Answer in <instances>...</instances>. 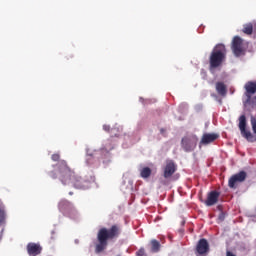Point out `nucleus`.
<instances>
[{"label":"nucleus","instance_id":"f257e3e1","mask_svg":"<svg viewBox=\"0 0 256 256\" xmlns=\"http://www.w3.org/2000/svg\"><path fill=\"white\" fill-rule=\"evenodd\" d=\"M51 179H59L62 185H72L76 189H85L89 181L75 174V171L67 165V161L61 160L56 164V171L49 173Z\"/></svg>","mask_w":256,"mask_h":256},{"label":"nucleus","instance_id":"f03ea898","mask_svg":"<svg viewBox=\"0 0 256 256\" xmlns=\"http://www.w3.org/2000/svg\"><path fill=\"white\" fill-rule=\"evenodd\" d=\"M121 235V226L114 224L110 228L102 227L97 232V241L95 253H103L109 245V241H115Z\"/></svg>","mask_w":256,"mask_h":256},{"label":"nucleus","instance_id":"7ed1b4c3","mask_svg":"<svg viewBox=\"0 0 256 256\" xmlns=\"http://www.w3.org/2000/svg\"><path fill=\"white\" fill-rule=\"evenodd\" d=\"M227 59V48L223 44H217L210 53L209 56V69L214 71V69H219L223 66Z\"/></svg>","mask_w":256,"mask_h":256},{"label":"nucleus","instance_id":"20e7f679","mask_svg":"<svg viewBox=\"0 0 256 256\" xmlns=\"http://www.w3.org/2000/svg\"><path fill=\"white\" fill-rule=\"evenodd\" d=\"M239 129L244 139H247V141H251V142L254 141L255 137L253 136L251 131L247 130V117H245V115H241L239 118Z\"/></svg>","mask_w":256,"mask_h":256},{"label":"nucleus","instance_id":"39448f33","mask_svg":"<svg viewBox=\"0 0 256 256\" xmlns=\"http://www.w3.org/2000/svg\"><path fill=\"white\" fill-rule=\"evenodd\" d=\"M162 170L164 179H171L177 171V164L173 160H166V164Z\"/></svg>","mask_w":256,"mask_h":256},{"label":"nucleus","instance_id":"423d86ee","mask_svg":"<svg viewBox=\"0 0 256 256\" xmlns=\"http://www.w3.org/2000/svg\"><path fill=\"white\" fill-rule=\"evenodd\" d=\"M197 141H199L197 136L184 137V138H182V142H181L182 148L187 153H189L191 151H195V147H197Z\"/></svg>","mask_w":256,"mask_h":256},{"label":"nucleus","instance_id":"0eeeda50","mask_svg":"<svg viewBox=\"0 0 256 256\" xmlns=\"http://www.w3.org/2000/svg\"><path fill=\"white\" fill-rule=\"evenodd\" d=\"M231 49L235 57H241L244 54L245 50L243 49V40L239 36H235L232 40Z\"/></svg>","mask_w":256,"mask_h":256},{"label":"nucleus","instance_id":"6e6552de","mask_svg":"<svg viewBox=\"0 0 256 256\" xmlns=\"http://www.w3.org/2000/svg\"><path fill=\"white\" fill-rule=\"evenodd\" d=\"M247 179V172L240 171L237 174H234L228 181V187L230 189H237V183H243Z\"/></svg>","mask_w":256,"mask_h":256},{"label":"nucleus","instance_id":"1a4fd4ad","mask_svg":"<svg viewBox=\"0 0 256 256\" xmlns=\"http://www.w3.org/2000/svg\"><path fill=\"white\" fill-rule=\"evenodd\" d=\"M245 89V97H246V105H251V99L253 97V95H255L256 93V82L253 81H249L245 84L244 86Z\"/></svg>","mask_w":256,"mask_h":256},{"label":"nucleus","instance_id":"9d476101","mask_svg":"<svg viewBox=\"0 0 256 256\" xmlns=\"http://www.w3.org/2000/svg\"><path fill=\"white\" fill-rule=\"evenodd\" d=\"M220 195H221V193H219L218 191H215V190L209 192L207 199L205 201V205L207 207H213V205H217Z\"/></svg>","mask_w":256,"mask_h":256},{"label":"nucleus","instance_id":"9b49d317","mask_svg":"<svg viewBox=\"0 0 256 256\" xmlns=\"http://www.w3.org/2000/svg\"><path fill=\"white\" fill-rule=\"evenodd\" d=\"M196 253H198V255H205L206 253H209V242H207V239L202 238L198 241Z\"/></svg>","mask_w":256,"mask_h":256},{"label":"nucleus","instance_id":"f8f14e48","mask_svg":"<svg viewBox=\"0 0 256 256\" xmlns=\"http://www.w3.org/2000/svg\"><path fill=\"white\" fill-rule=\"evenodd\" d=\"M41 251H43V248L41 247V245L33 242L28 243L27 253L29 256L41 255Z\"/></svg>","mask_w":256,"mask_h":256},{"label":"nucleus","instance_id":"ddd939ff","mask_svg":"<svg viewBox=\"0 0 256 256\" xmlns=\"http://www.w3.org/2000/svg\"><path fill=\"white\" fill-rule=\"evenodd\" d=\"M218 137L219 134L217 133H205L201 138L200 145H209V143H214V141H217Z\"/></svg>","mask_w":256,"mask_h":256},{"label":"nucleus","instance_id":"4468645a","mask_svg":"<svg viewBox=\"0 0 256 256\" xmlns=\"http://www.w3.org/2000/svg\"><path fill=\"white\" fill-rule=\"evenodd\" d=\"M58 209L61 213H69L73 209V204L68 200H61L58 204Z\"/></svg>","mask_w":256,"mask_h":256},{"label":"nucleus","instance_id":"2eb2a0df","mask_svg":"<svg viewBox=\"0 0 256 256\" xmlns=\"http://www.w3.org/2000/svg\"><path fill=\"white\" fill-rule=\"evenodd\" d=\"M216 91L218 95H221V97H225V95H227V86L223 82H217Z\"/></svg>","mask_w":256,"mask_h":256},{"label":"nucleus","instance_id":"dca6fc26","mask_svg":"<svg viewBox=\"0 0 256 256\" xmlns=\"http://www.w3.org/2000/svg\"><path fill=\"white\" fill-rule=\"evenodd\" d=\"M150 245H151L152 253H159L161 249V243L158 240H155V239L151 240Z\"/></svg>","mask_w":256,"mask_h":256},{"label":"nucleus","instance_id":"f3484780","mask_svg":"<svg viewBox=\"0 0 256 256\" xmlns=\"http://www.w3.org/2000/svg\"><path fill=\"white\" fill-rule=\"evenodd\" d=\"M152 170L149 167H144L140 170V176L142 179H149L151 177Z\"/></svg>","mask_w":256,"mask_h":256},{"label":"nucleus","instance_id":"a211bd4d","mask_svg":"<svg viewBox=\"0 0 256 256\" xmlns=\"http://www.w3.org/2000/svg\"><path fill=\"white\" fill-rule=\"evenodd\" d=\"M251 125H252V130L254 133H256V119L251 118Z\"/></svg>","mask_w":256,"mask_h":256},{"label":"nucleus","instance_id":"6ab92c4d","mask_svg":"<svg viewBox=\"0 0 256 256\" xmlns=\"http://www.w3.org/2000/svg\"><path fill=\"white\" fill-rule=\"evenodd\" d=\"M51 159H52V161H59V159H61V155H59L58 153L53 154L51 156Z\"/></svg>","mask_w":256,"mask_h":256},{"label":"nucleus","instance_id":"aec40b11","mask_svg":"<svg viewBox=\"0 0 256 256\" xmlns=\"http://www.w3.org/2000/svg\"><path fill=\"white\" fill-rule=\"evenodd\" d=\"M137 256H145V248H140L137 252H136Z\"/></svg>","mask_w":256,"mask_h":256},{"label":"nucleus","instance_id":"412c9836","mask_svg":"<svg viewBox=\"0 0 256 256\" xmlns=\"http://www.w3.org/2000/svg\"><path fill=\"white\" fill-rule=\"evenodd\" d=\"M5 221V211L0 210V223Z\"/></svg>","mask_w":256,"mask_h":256},{"label":"nucleus","instance_id":"4be33fe9","mask_svg":"<svg viewBox=\"0 0 256 256\" xmlns=\"http://www.w3.org/2000/svg\"><path fill=\"white\" fill-rule=\"evenodd\" d=\"M160 134L162 137H167V129L166 128H160Z\"/></svg>","mask_w":256,"mask_h":256},{"label":"nucleus","instance_id":"5701e85b","mask_svg":"<svg viewBox=\"0 0 256 256\" xmlns=\"http://www.w3.org/2000/svg\"><path fill=\"white\" fill-rule=\"evenodd\" d=\"M218 219H219L220 221H225V213L221 212V213L219 214V216H218Z\"/></svg>","mask_w":256,"mask_h":256},{"label":"nucleus","instance_id":"b1692460","mask_svg":"<svg viewBox=\"0 0 256 256\" xmlns=\"http://www.w3.org/2000/svg\"><path fill=\"white\" fill-rule=\"evenodd\" d=\"M103 129H104L107 133H109V131H111V126L105 124V125L103 126Z\"/></svg>","mask_w":256,"mask_h":256}]
</instances>
